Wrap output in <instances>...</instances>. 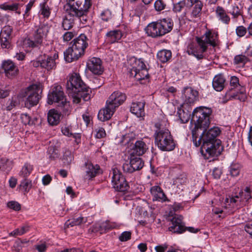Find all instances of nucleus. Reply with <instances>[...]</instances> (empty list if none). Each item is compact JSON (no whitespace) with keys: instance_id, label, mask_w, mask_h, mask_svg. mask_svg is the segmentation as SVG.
I'll use <instances>...</instances> for the list:
<instances>
[{"instance_id":"nucleus-1","label":"nucleus","mask_w":252,"mask_h":252,"mask_svg":"<svg viewBox=\"0 0 252 252\" xmlns=\"http://www.w3.org/2000/svg\"><path fill=\"white\" fill-rule=\"evenodd\" d=\"M196 43L192 42L189 44L187 52L189 55L195 57L198 60L204 58L203 53L206 51L209 45L215 47L219 45L218 34L217 32L208 31L201 37H195Z\"/></svg>"},{"instance_id":"nucleus-2","label":"nucleus","mask_w":252,"mask_h":252,"mask_svg":"<svg viewBox=\"0 0 252 252\" xmlns=\"http://www.w3.org/2000/svg\"><path fill=\"white\" fill-rule=\"evenodd\" d=\"M67 92L73 98V101L79 103L81 98L88 101L91 98V90L84 83L80 76L74 73L69 78L66 83Z\"/></svg>"},{"instance_id":"nucleus-3","label":"nucleus","mask_w":252,"mask_h":252,"mask_svg":"<svg viewBox=\"0 0 252 252\" xmlns=\"http://www.w3.org/2000/svg\"><path fill=\"white\" fill-rule=\"evenodd\" d=\"M92 6L91 0H66L64 8L68 12L70 16L79 19L83 24L87 21V15Z\"/></svg>"},{"instance_id":"nucleus-4","label":"nucleus","mask_w":252,"mask_h":252,"mask_svg":"<svg viewBox=\"0 0 252 252\" xmlns=\"http://www.w3.org/2000/svg\"><path fill=\"white\" fill-rule=\"evenodd\" d=\"M155 127L157 128L154 135L156 145L163 151L173 150L176 144L169 130L163 127L161 122L155 123Z\"/></svg>"},{"instance_id":"nucleus-5","label":"nucleus","mask_w":252,"mask_h":252,"mask_svg":"<svg viewBox=\"0 0 252 252\" xmlns=\"http://www.w3.org/2000/svg\"><path fill=\"white\" fill-rule=\"evenodd\" d=\"M87 37L81 34L71 42L72 46L64 52V58L68 63L77 60L84 55L85 49L88 46Z\"/></svg>"},{"instance_id":"nucleus-6","label":"nucleus","mask_w":252,"mask_h":252,"mask_svg":"<svg viewBox=\"0 0 252 252\" xmlns=\"http://www.w3.org/2000/svg\"><path fill=\"white\" fill-rule=\"evenodd\" d=\"M50 29V26L47 22H44L34 26L32 36L31 38H25L23 45L32 48L39 47L42 44L43 39L46 38Z\"/></svg>"},{"instance_id":"nucleus-7","label":"nucleus","mask_w":252,"mask_h":252,"mask_svg":"<svg viewBox=\"0 0 252 252\" xmlns=\"http://www.w3.org/2000/svg\"><path fill=\"white\" fill-rule=\"evenodd\" d=\"M173 27L172 20L166 18L150 23L145 28V31L148 36L156 38L169 32Z\"/></svg>"},{"instance_id":"nucleus-8","label":"nucleus","mask_w":252,"mask_h":252,"mask_svg":"<svg viewBox=\"0 0 252 252\" xmlns=\"http://www.w3.org/2000/svg\"><path fill=\"white\" fill-rule=\"evenodd\" d=\"M48 103L49 104L57 103V106L65 115L70 111L69 102L66 100L63 89L60 85H55L51 89L48 94Z\"/></svg>"},{"instance_id":"nucleus-9","label":"nucleus","mask_w":252,"mask_h":252,"mask_svg":"<svg viewBox=\"0 0 252 252\" xmlns=\"http://www.w3.org/2000/svg\"><path fill=\"white\" fill-rule=\"evenodd\" d=\"M212 113V110L207 107H199L194 110L191 121L194 124L193 129H195L196 133L199 128L206 129L209 126Z\"/></svg>"},{"instance_id":"nucleus-10","label":"nucleus","mask_w":252,"mask_h":252,"mask_svg":"<svg viewBox=\"0 0 252 252\" xmlns=\"http://www.w3.org/2000/svg\"><path fill=\"white\" fill-rule=\"evenodd\" d=\"M42 89L39 85L33 84L22 90L20 93V96L25 101V105L30 108L37 105L40 98V94Z\"/></svg>"},{"instance_id":"nucleus-11","label":"nucleus","mask_w":252,"mask_h":252,"mask_svg":"<svg viewBox=\"0 0 252 252\" xmlns=\"http://www.w3.org/2000/svg\"><path fill=\"white\" fill-rule=\"evenodd\" d=\"M192 141L196 147L201 145L202 142H215L217 140H220L217 137L220 134L221 130L219 127L214 126L208 130L203 131L201 135L198 137L195 129H192Z\"/></svg>"},{"instance_id":"nucleus-12","label":"nucleus","mask_w":252,"mask_h":252,"mask_svg":"<svg viewBox=\"0 0 252 252\" xmlns=\"http://www.w3.org/2000/svg\"><path fill=\"white\" fill-rule=\"evenodd\" d=\"M223 150L220 140L215 142H202L201 152L206 158L220 155Z\"/></svg>"},{"instance_id":"nucleus-13","label":"nucleus","mask_w":252,"mask_h":252,"mask_svg":"<svg viewBox=\"0 0 252 252\" xmlns=\"http://www.w3.org/2000/svg\"><path fill=\"white\" fill-rule=\"evenodd\" d=\"M112 174V182L114 188L118 191L124 192L127 190V183L121 172L117 168H113L110 173Z\"/></svg>"},{"instance_id":"nucleus-14","label":"nucleus","mask_w":252,"mask_h":252,"mask_svg":"<svg viewBox=\"0 0 252 252\" xmlns=\"http://www.w3.org/2000/svg\"><path fill=\"white\" fill-rule=\"evenodd\" d=\"M182 220V216H174L171 220V225L169 227V230L177 233H182L186 230L192 233H197L199 231L198 229L192 227H185Z\"/></svg>"},{"instance_id":"nucleus-15","label":"nucleus","mask_w":252,"mask_h":252,"mask_svg":"<svg viewBox=\"0 0 252 252\" xmlns=\"http://www.w3.org/2000/svg\"><path fill=\"white\" fill-rule=\"evenodd\" d=\"M251 198V189L250 187H247L245 189L240 191L238 195L226 198L225 202L230 203H238V202H247Z\"/></svg>"},{"instance_id":"nucleus-16","label":"nucleus","mask_w":252,"mask_h":252,"mask_svg":"<svg viewBox=\"0 0 252 252\" xmlns=\"http://www.w3.org/2000/svg\"><path fill=\"white\" fill-rule=\"evenodd\" d=\"M148 149V146L144 141L143 139H140L137 140L135 143L133 144L129 152L130 156L139 157L144 154Z\"/></svg>"},{"instance_id":"nucleus-17","label":"nucleus","mask_w":252,"mask_h":252,"mask_svg":"<svg viewBox=\"0 0 252 252\" xmlns=\"http://www.w3.org/2000/svg\"><path fill=\"white\" fill-rule=\"evenodd\" d=\"M126 98V97L125 94L119 91H115L109 96L106 103L116 110L117 107L124 103Z\"/></svg>"},{"instance_id":"nucleus-18","label":"nucleus","mask_w":252,"mask_h":252,"mask_svg":"<svg viewBox=\"0 0 252 252\" xmlns=\"http://www.w3.org/2000/svg\"><path fill=\"white\" fill-rule=\"evenodd\" d=\"M87 66L88 69L94 74H101L104 71L102 61L98 58L93 57L90 59L87 63Z\"/></svg>"},{"instance_id":"nucleus-19","label":"nucleus","mask_w":252,"mask_h":252,"mask_svg":"<svg viewBox=\"0 0 252 252\" xmlns=\"http://www.w3.org/2000/svg\"><path fill=\"white\" fill-rule=\"evenodd\" d=\"M2 67L5 76L9 78H13L18 74L19 70L17 66L10 60L4 61L2 64Z\"/></svg>"},{"instance_id":"nucleus-20","label":"nucleus","mask_w":252,"mask_h":252,"mask_svg":"<svg viewBox=\"0 0 252 252\" xmlns=\"http://www.w3.org/2000/svg\"><path fill=\"white\" fill-rule=\"evenodd\" d=\"M58 54L55 53L53 57L44 56L41 59V67L47 70L53 69L56 66L55 60L58 59Z\"/></svg>"},{"instance_id":"nucleus-21","label":"nucleus","mask_w":252,"mask_h":252,"mask_svg":"<svg viewBox=\"0 0 252 252\" xmlns=\"http://www.w3.org/2000/svg\"><path fill=\"white\" fill-rule=\"evenodd\" d=\"M145 101L132 102L130 106V111L137 117H142L145 115Z\"/></svg>"},{"instance_id":"nucleus-22","label":"nucleus","mask_w":252,"mask_h":252,"mask_svg":"<svg viewBox=\"0 0 252 252\" xmlns=\"http://www.w3.org/2000/svg\"><path fill=\"white\" fill-rule=\"evenodd\" d=\"M115 111V109L106 103L105 107L99 111L98 118L102 122L108 120L111 118Z\"/></svg>"},{"instance_id":"nucleus-23","label":"nucleus","mask_w":252,"mask_h":252,"mask_svg":"<svg viewBox=\"0 0 252 252\" xmlns=\"http://www.w3.org/2000/svg\"><path fill=\"white\" fill-rule=\"evenodd\" d=\"M187 4L189 6L193 5L191 13L192 18L199 17L201 15V11L203 4L199 0H187Z\"/></svg>"},{"instance_id":"nucleus-24","label":"nucleus","mask_w":252,"mask_h":252,"mask_svg":"<svg viewBox=\"0 0 252 252\" xmlns=\"http://www.w3.org/2000/svg\"><path fill=\"white\" fill-rule=\"evenodd\" d=\"M150 191L153 196V201L164 202L167 200L165 194L161 188L158 186L152 187L150 189Z\"/></svg>"},{"instance_id":"nucleus-25","label":"nucleus","mask_w":252,"mask_h":252,"mask_svg":"<svg viewBox=\"0 0 252 252\" xmlns=\"http://www.w3.org/2000/svg\"><path fill=\"white\" fill-rule=\"evenodd\" d=\"M225 84V79L222 74H219L216 75L212 82L214 89L218 92L223 90Z\"/></svg>"},{"instance_id":"nucleus-26","label":"nucleus","mask_w":252,"mask_h":252,"mask_svg":"<svg viewBox=\"0 0 252 252\" xmlns=\"http://www.w3.org/2000/svg\"><path fill=\"white\" fill-rule=\"evenodd\" d=\"M215 13L216 17L219 20L225 24H228L229 23L230 18L223 7L220 6H217Z\"/></svg>"},{"instance_id":"nucleus-27","label":"nucleus","mask_w":252,"mask_h":252,"mask_svg":"<svg viewBox=\"0 0 252 252\" xmlns=\"http://www.w3.org/2000/svg\"><path fill=\"white\" fill-rule=\"evenodd\" d=\"M243 4L241 0H236L232 5L229 13L232 15L233 18H237L238 16L242 15Z\"/></svg>"},{"instance_id":"nucleus-28","label":"nucleus","mask_w":252,"mask_h":252,"mask_svg":"<svg viewBox=\"0 0 252 252\" xmlns=\"http://www.w3.org/2000/svg\"><path fill=\"white\" fill-rule=\"evenodd\" d=\"M61 113L55 109L50 110L48 113L47 120L49 124L51 126L57 125L60 121Z\"/></svg>"},{"instance_id":"nucleus-29","label":"nucleus","mask_w":252,"mask_h":252,"mask_svg":"<svg viewBox=\"0 0 252 252\" xmlns=\"http://www.w3.org/2000/svg\"><path fill=\"white\" fill-rule=\"evenodd\" d=\"M136 69H130L129 74L131 76L135 77L137 80H143L148 78L149 74L148 73V68H146L139 71H136Z\"/></svg>"},{"instance_id":"nucleus-30","label":"nucleus","mask_w":252,"mask_h":252,"mask_svg":"<svg viewBox=\"0 0 252 252\" xmlns=\"http://www.w3.org/2000/svg\"><path fill=\"white\" fill-rule=\"evenodd\" d=\"M198 92L191 88H186L184 90V95L185 101L188 103H192L196 100Z\"/></svg>"},{"instance_id":"nucleus-31","label":"nucleus","mask_w":252,"mask_h":252,"mask_svg":"<svg viewBox=\"0 0 252 252\" xmlns=\"http://www.w3.org/2000/svg\"><path fill=\"white\" fill-rule=\"evenodd\" d=\"M99 170V166L96 164L94 165L91 162L86 163V176L90 179H92L98 174Z\"/></svg>"},{"instance_id":"nucleus-32","label":"nucleus","mask_w":252,"mask_h":252,"mask_svg":"<svg viewBox=\"0 0 252 252\" xmlns=\"http://www.w3.org/2000/svg\"><path fill=\"white\" fill-rule=\"evenodd\" d=\"M122 37V33L119 30L110 31L106 34V40L110 43H113L117 42Z\"/></svg>"},{"instance_id":"nucleus-33","label":"nucleus","mask_w":252,"mask_h":252,"mask_svg":"<svg viewBox=\"0 0 252 252\" xmlns=\"http://www.w3.org/2000/svg\"><path fill=\"white\" fill-rule=\"evenodd\" d=\"M129 61L130 63H135V65L132 64L131 69H136V71H139L147 68L142 59H137L135 57H132L129 59Z\"/></svg>"},{"instance_id":"nucleus-34","label":"nucleus","mask_w":252,"mask_h":252,"mask_svg":"<svg viewBox=\"0 0 252 252\" xmlns=\"http://www.w3.org/2000/svg\"><path fill=\"white\" fill-rule=\"evenodd\" d=\"M171 52L167 50H161L157 54V58L161 63L167 62L171 59Z\"/></svg>"},{"instance_id":"nucleus-35","label":"nucleus","mask_w":252,"mask_h":252,"mask_svg":"<svg viewBox=\"0 0 252 252\" xmlns=\"http://www.w3.org/2000/svg\"><path fill=\"white\" fill-rule=\"evenodd\" d=\"M135 156H130V162L135 171L139 170L143 168L144 162L141 158Z\"/></svg>"},{"instance_id":"nucleus-36","label":"nucleus","mask_w":252,"mask_h":252,"mask_svg":"<svg viewBox=\"0 0 252 252\" xmlns=\"http://www.w3.org/2000/svg\"><path fill=\"white\" fill-rule=\"evenodd\" d=\"M33 170V166L29 163H26L21 170L19 175L22 178H27Z\"/></svg>"},{"instance_id":"nucleus-37","label":"nucleus","mask_w":252,"mask_h":252,"mask_svg":"<svg viewBox=\"0 0 252 252\" xmlns=\"http://www.w3.org/2000/svg\"><path fill=\"white\" fill-rule=\"evenodd\" d=\"M135 134L133 132L126 133L122 136L118 144L121 145L129 144L131 141H133L135 138Z\"/></svg>"},{"instance_id":"nucleus-38","label":"nucleus","mask_w":252,"mask_h":252,"mask_svg":"<svg viewBox=\"0 0 252 252\" xmlns=\"http://www.w3.org/2000/svg\"><path fill=\"white\" fill-rule=\"evenodd\" d=\"M21 119L22 122L25 125H35L38 121V119L36 117L32 118L26 113L21 115Z\"/></svg>"},{"instance_id":"nucleus-39","label":"nucleus","mask_w":252,"mask_h":252,"mask_svg":"<svg viewBox=\"0 0 252 252\" xmlns=\"http://www.w3.org/2000/svg\"><path fill=\"white\" fill-rule=\"evenodd\" d=\"M87 218L80 217L78 218L73 219L71 221H70V220H68L65 223V226L66 227H68L69 226H73L75 225H78L82 223H85L87 222Z\"/></svg>"},{"instance_id":"nucleus-40","label":"nucleus","mask_w":252,"mask_h":252,"mask_svg":"<svg viewBox=\"0 0 252 252\" xmlns=\"http://www.w3.org/2000/svg\"><path fill=\"white\" fill-rule=\"evenodd\" d=\"M20 187L24 193L28 192L32 187V181L28 178H23L21 182Z\"/></svg>"},{"instance_id":"nucleus-41","label":"nucleus","mask_w":252,"mask_h":252,"mask_svg":"<svg viewBox=\"0 0 252 252\" xmlns=\"http://www.w3.org/2000/svg\"><path fill=\"white\" fill-rule=\"evenodd\" d=\"M249 61V59L245 54L237 55L234 59V63L239 65L243 66Z\"/></svg>"},{"instance_id":"nucleus-42","label":"nucleus","mask_w":252,"mask_h":252,"mask_svg":"<svg viewBox=\"0 0 252 252\" xmlns=\"http://www.w3.org/2000/svg\"><path fill=\"white\" fill-rule=\"evenodd\" d=\"M73 159V156L70 151L65 149L63 152V160L65 165H69Z\"/></svg>"},{"instance_id":"nucleus-43","label":"nucleus","mask_w":252,"mask_h":252,"mask_svg":"<svg viewBox=\"0 0 252 252\" xmlns=\"http://www.w3.org/2000/svg\"><path fill=\"white\" fill-rule=\"evenodd\" d=\"M74 24L73 18L66 17L63 20L62 27L64 30H69L73 27Z\"/></svg>"},{"instance_id":"nucleus-44","label":"nucleus","mask_w":252,"mask_h":252,"mask_svg":"<svg viewBox=\"0 0 252 252\" xmlns=\"http://www.w3.org/2000/svg\"><path fill=\"white\" fill-rule=\"evenodd\" d=\"M11 161L6 158H1L0 160V169L9 171L11 168Z\"/></svg>"},{"instance_id":"nucleus-45","label":"nucleus","mask_w":252,"mask_h":252,"mask_svg":"<svg viewBox=\"0 0 252 252\" xmlns=\"http://www.w3.org/2000/svg\"><path fill=\"white\" fill-rule=\"evenodd\" d=\"M62 132L63 135L70 137L73 136L76 139H80V135L79 133H73L70 131V128L67 126L62 127Z\"/></svg>"},{"instance_id":"nucleus-46","label":"nucleus","mask_w":252,"mask_h":252,"mask_svg":"<svg viewBox=\"0 0 252 252\" xmlns=\"http://www.w3.org/2000/svg\"><path fill=\"white\" fill-rule=\"evenodd\" d=\"M40 13L43 17L48 18L51 14L50 9L46 2L41 5Z\"/></svg>"},{"instance_id":"nucleus-47","label":"nucleus","mask_w":252,"mask_h":252,"mask_svg":"<svg viewBox=\"0 0 252 252\" xmlns=\"http://www.w3.org/2000/svg\"><path fill=\"white\" fill-rule=\"evenodd\" d=\"M48 153L51 159H54L59 156V151L55 147L51 146L48 148Z\"/></svg>"},{"instance_id":"nucleus-48","label":"nucleus","mask_w":252,"mask_h":252,"mask_svg":"<svg viewBox=\"0 0 252 252\" xmlns=\"http://www.w3.org/2000/svg\"><path fill=\"white\" fill-rule=\"evenodd\" d=\"M0 8L5 10H10L15 11L17 10L18 8V4L16 3L12 4L3 3L0 5Z\"/></svg>"},{"instance_id":"nucleus-49","label":"nucleus","mask_w":252,"mask_h":252,"mask_svg":"<svg viewBox=\"0 0 252 252\" xmlns=\"http://www.w3.org/2000/svg\"><path fill=\"white\" fill-rule=\"evenodd\" d=\"M240 166L238 164H232L229 167V171L232 176H237L240 173Z\"/></svg>"},{"instance_id":"nucleus-50","label":"nucleus","mask_w":252,"mask_h":252,"mask_svg":"<svg viewBox=\"0 0 252 252\" xmlns=\"http://www.w3.org/2000/svg\"><path fill=\"white\" fill-rule=\"evenodd\" d=\"M187 179L186 176L184 175H181L174 180L173 184L178 186L180 185L185 184L187 182Z\"/></svg>"},{"instance_id":"nucleus-51","label":"nucleus","mask_w":252,"mask_h":252,"mask_svg":"<svg viewBox=\"0 0 252 252\" xmlns=\"http://www.w3.org/2000/svg\"><path fill=\"white\" fill-rule=\"evenodd\" d=\"M7 206L11 209H13L15 211H19L21 209V205L16 201H9L7 204Z\"/></svg>"},{"instance_id":"nucleus-52","label":"nucleus","mask_w":252,"mask_h":252,"mask_svg":"<svg viewBox=\"0 0 252 252\" xmlns=\"http://www.w3.org/2000/svg\"><path fill=\"white\" fill-rule=\"evenodd\" d=\"M123 169L125 172L128 173H131L135 171L130 161L129 163L126 162L123 164Z\"/></svg>"},{"instance_id":"nucleus-53","label":"nucleus","mask_w":252,"mask_h":252,"mask_svg":"<svg viewBox=\"0 0 252 252\" xmlns=\"http://www.w3.org/2000/svg\"><path fill=\"white\" fill-rule=\"evenodd\" d=\"M186 4L185 1H180L174 4L173 10L176 12H180L185 7Z\"/></svg>"},{"instance_id":"nucleus-54","label":"nucleus","mask_w":252,"mask_h":252,"mask_svg":"<svg viewBox=\"0 0 252 252\" xmlns=\"http://www.w3.org/2000/svg\"><path fill=\"white\" fill-rule=\"evenodd\" d=\"M131 233L129 231H125L119 236L120 241L122 242L127 241L131 238Z\"/></svg>"},{"instance_id":"nucleus-55","label":"nucleus","mask_w":252,"mask_h":252,"mask_svg":"<svg viewBox=\"0 0 252 252\" xmlns=\"http://www.w3.org/2000/svg\"><path fill=\"white\" fill-rule=\"evenodd\" d=\"M154 5L156 10L158 11L162 10L165 7V4L161 0H157Z\"/></svg>"},{"instance_id":"nucleus-56","label":"nucleus","mask_w":252,"mask_h":252,"mask_svg":"<svg viewBox=\"0 0 252 252\" xmlns=\"http://www.w3.org/2000/svg\"><path fill=\"white\" fill-rule=\"evenodd\" d=\"M237 35L239 37L244 36L247 32V29L243 26L238 27L236 29Z\"/></svg>"},{"instance_id":"nucleus-57","label":"nucleus","mask_w":252,"mask_h":252,"mask_svg":"<svg viewBox=\"0 0 252 252\" xmlns=\"http://www.w3.org/2000/svg\"><path fill=\"white\" fill-rule=\"evenodd\" d=\"M102 20L104 21H107L111 18V12L109 10H106L101 13Z\"/></svg>"},{"instance_id":"nucleus-58","label":"nucleus","mask_w":252,"mask_h":252,"mask_svg":"<svg viewBox=\"0 0 252 252\" xmlns=\"http://www.w3.org/2000/svg\"><path fill=\"white\" fill-rule=\"evenodd\" d=\"M106 136V132L104 129L102 127H99L96 129L95 137L97 138H102Z\"/></svg>"},{"instance_id":"nucleus-59","label":"nucleus","mask_w":252,"mask_h":252,"mask_svg":"<svg viewBox=\"0 0 252 252\" xmlns=\"http://www.w3.org/2000/svg\"><path fill=\"white\" fill-rule=\"evenodd\" d=\"M100 228V234H102L105 233L107 230H109L110 228V226L109 225L108 222H103L101 223H99Z\"/></svg>"},{"instance_id":"nucleus-60","label":"nucleus","mask_w":252,"mask_h":252,"mask_svg":"<svg viewBox=\"0 0 252 252\" xmlns=\"http://www.w3.org/2000/svg\"><path fill=\"white\" fill-rule=\"evenodd\" d=\"M74 36V33L71 32H66L63 35V39L65 41H70Z\"/></svg>"},{"instance_id":"nucleus-61","label":"nucleus","mask_w":252,"mask_h":252,"mask_svg":"<svg viewBox=\"0 0 252 252\" xmlns=\"http://www.w3.org/2000/svg\"><path fill=\"white\" fill-rule=\"evenodd\" d=\"M213 212L215 214L219 215L220 214L219 216V218H224L226 216V213L224 212V211L220 208H214L213 209Z\"/></svg>"},{"instance_id":"nucleus-62","label":"nucleus","mask_w":252,"mask_h":252,"mask_svg":"<svg viewBox=\"0 0 252 252\" xmlns=\"http://www.w3.org/2000/svg\"><path fill=\"white\" fill-rule=\"evenodd\" d=\"M22 242H16L13 247L14 252H22Z\"/></svg>"},{"instance_id":"nucleus-63","label":"nucleus","mask_w":252,"mask_h":252,"mask_svg":"<svg viewBox=\"0 0 252 252\" xmlns=\"http://www.w3.org/2000/svg\"><path fill=\"white\" fill-rule=\"evenodd\" d=\"M230 85L233 88H236L239 85V79L236 76H232L231 77L230 81Z\"/></svg>"},{"instance_id":"nucleus-64","label":"nucleus","mask_w":252,"mask_h":252,"mask_svg":"<svg viewBox=\"0 0 252 252\" xmlns=\"http://www.w3.org/2000/svg\"><path fill=\"white\" fill-rule=\"evenodd\" d=\"M221 174V170L217 168H215L213 171L212 175L215 179H219Z\"/></svg>"}]
</instances>
